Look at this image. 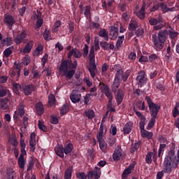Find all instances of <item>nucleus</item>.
I'll return each mask as SVG.
<instances>
[{
    "label": "nucleus",
    "mask_w": 179,
    "mask_h": 179,
    "mask_svg": "<svg viewBox=\"0 0 179 179\" xmlns=\"http://www.w3.org/2000/svg\"><path fill=\"white\" fill-rule=\"evenodd\" d=\"M167 36H169L171 40H174V38L178 36V32L176 31L173 29L169 31L164 29L159 31L158 37L157 35H152V42L157 51H160V50L163 49L164 43H166V40H167Z\"/></svg>",
    "instance_id": "obj_1"
},
{
    "label": "nucleus",
    "mask_w": 179,
    "mask_h": 179,
    "mask_svg": "<svg viewBox=\"0 0 179 179\" xmlns=\"http://www.w3.org/2000/svg\"><path fill=\"white\" fill-rule=\"evenodd\" d=\"M78 66V61L74 60L72 62V60L66 59L62 60L59 67L58 68L59 74L60 76H65L67 80H69L73 78L75 75V70Z\"/></svg>",
    "instance_id": "obj_2"
},
{
    "label": "nucleus",
    "mask_w": 179,
    "mask_h": 179,
    "mask_svg": "<svg viewBox=\"0 0 179 179\" xmlns=\"http://www.w3.org/2000/svg\"><path fill=\"white\" fill-rule=\"evenodd\" d=\"M99 87L102 93H103V94H105L106 97L108 99V108L113 107L114 103H113V100H114V95H113V92H111V89H110V86L103 82H101L99 83Z\"/></svg>",
    "instance_id": "obj_3"
},
{
    "label": "nucleus",
    "mask_w": 179,
    "mask_h": 179,
    "mask_svg": "<svg viewBox=\"0 0 179 179\" xmlns=\"http://www.w3.org/2000/svg\"><path fill=\"white\" fill-rule=\"evenodd\" d=\"M145 100L147 101L151 117L159 118L157 115L159 114V111L160 110L159 105L154 103L149 96H145Z\"/></svg>",
    "instance_id": "obj_4"
},
{
    "label": "nucleus",
    "mask_w": 179,
    "mask_h": 179,
    "mask_svg": "<svg viewBox=\"0 0 179 179\" xmlns=\"http://www.w3.org/2000/svg\"><path fill=\"white\" fill-rule=\"evenodd\" d=\"M148 22L151 26H155L154 30H161V29L164 27V21L162 15H159L158 18L150 17Z\"/></svg>",
    "instance_id": "obj_5"
},
{
    "label": "nucleus",
    "mask_w": 179,
    "mask_h": 179,
    "mask_svg": "<svg viewBox=\"0 0 179 179\" xmlns=\"http://www.w3.org/2000/svg\"><path fill=\"white\" fill-rule=\"evenodd\" d=\"M96 55L90 53L89 59H90V68L89 72L92 78L94 79L96 76V71L97 70V66L96 65Z\"/></svg>",
    "instance_id": "obj_6"
},
{
    "label": "nucleus",
    "mask_w": 179,
    "mask_h": 179,
    "mask_svg": "<svg viewBox=\"0 0 179 179\" xmlns=\"http://www.w3.org/2000/svg\"><path fill=\"white\" fill-rule=\"evenodd\" d=\"M136 80L139 87H143V86L148 83V76L146 75V71L141 70L138 73Z\"/></svg>",
    "instance_id": "obj_7"
},
{
    "label": "nucleus",
    "mask_w": 179,
    "mask_h": 179,
    "mask_svg": "<svg viewBox=\"0 0 179 179\" xmlns=\"http://www.w3.org/2000/svg\"><path fill=\"white\" fill-rule=\"evenodd\" d=\"M154 162L155 164L157 166V150L153 148L152 151H150L145 155V163L147 164H152V162Z\"/></svg>",
    "instance_id": "obj_8"
},
{
    "label": "nucleus",
    "mask_w": 179,
    "mask_h": 179,
    "mask_svg": "<svg viewBox=\"0 0 179 179\" xmlns=\"http://www.w3.org/2000/svg\"><path fill=\"white\" fill-rule=\"evenodd\" d=\"M101 176V169L97 166L94 167V171L91 170L87 172V178L88 179H99Z\"/></svg>",
    "instance_id": "obj_9"
},
{
    "label": "nucleus",
    "mask_w": 179,
    "mask_h": 179,
    "mask_svg": "<svg viewBox=\"0 0 179 179\" xmlns=\"http://www.w3.org/2000/svg\"><path fill=\"white\" fill-rule=\"evenodd\" d=\"M3 22L8 27H9L10 29H12V27H13V24L16 23V21L15 20V17L12 16L10 14H4V20Z\"/></svg>",
    "instance_id": "obj_10"
},
{
    "label": "nucleus",
    "mask_w": 179,
    "mask_h": 179,
    "mask_svg": "<svg viewBox=\"0 0 179 179\" xmlns=\"http://www.w3.org/2000/svg\"><path fill=\"white\" fill-rule=\"evenodd\" d=\"M114 93L115 99L117 106H120L121 103L124 101V97L125 93L121 89H118L117 91H115Z\"/></svg>",
    "instance_id": "obj_11"
},
{
    "label": "nucleus",
    "mask_w": 179,
    "mask_h": 179,
    "mask_svg": "<svg viewBox=\"0 0 179 179\" xmlns=\"http://www.w3.org/2000/svg\"><path fill=\"white\" fill-rule=\"evenodd\" d=\"M24 105L23 103H20L18 105L17 110L14 112L13 118L14 120H19V117L21 118L24 115Z\"/></svg>",
    "instance_id": "obj_12"
},
{
    "label": "nucleus",
    "mask_w": 179,
    "mask_h": 179,
    "mask_svg": "<svg viewBox=\"0 0 179 179\" xmlns=\"http://www.w3.org/2000/svg\"><path fill=\"white\" fill-rule=\"evenodd\" d=\"M22 90H23V92L25 94V96H30L32 92H35L36 86H34V85L33 84L22 85Z\"/></svg>",
    "instance_id": "obj_13"
},
{
    "label": "nucleus",
    "mask_w": 179,
    "mask_h": 179,
    "mask_svg": "<svg viewBox=\"0 0 179 179\" xmlns=\"http://www.w3.org/2000/svg\"><path fill=\"white\" fill-rule=\"evenodd\" d=\"M27 37V33L26 30H23L20 34H17L14 38V41L16 45H19V44H22L23 43V40Z\"/></svg>",
    "instance_id": "obj_14"
},
{
    "label": "nucleus",
    "mask_w": 179,
    "mask_h": 179,
    "mask_svg": "<svg viewBox=\"0 0 179 179\" xmlns=\"http://www.w3.org/2000/svg\"><path fill=\"white\" fill-rule=\"evenodd\" d=\"M82 99V94L78 92L77 91H73L70 95V99L74 104L79 103Z\"/></svg>",
    "instance_id": "obj_15"
},
{
    "label": "nucleus",
    "mask_w": 179,
    "mask_h": 179,
    "mask_svg": "<svg viewBox=\"0 0 179 179\" xmlns=\"http://www.w3.org/2000/svg\"><path fill=\"white\" fill-rule=\"evenodd\" d=\"M72 55L74 57V58L79 59L82 57V52L78 48H73L68 54L67 57L69 59H71V58H72Z\"/></svg>",
    "instance_id": "obj_16"
},
{
    "label": "nucleus",
    "mask_w": 179,
    "mask_h": 179,
    "mask_svg": "<svg viewBox=\"0 0 179 179\" xmlns=\"http://www.w3.org/2000/svg\"><path fill=\"white\" fill-rule=\"evenodd\" d=\"M100 47L104 50V51H109V50H114L115 45L114 44H110V43L107 41H101L99 43Z\"/></svg>",
    "instance_id": "obj_17"
},
{
    "label": "nucleus",
    "mask_w": 179,
    "mask_h": 179,
    "mask_svg": "<svg viewBox=\"0 0 179 179\" xmlns=\"http://www.w3.org/2000/svg\"><path fill=\"white\" fill-rule=\"evenodd\" d=\"M109 36H111L110 40H117L118 37V28L115 26H112L109 31Z\"/></svg>",
    "instance_id": "obj_18"
},
{
    "label": "nucleus",
    "mask_w": 179,
    "mask_h": 179,
    "mask_svg": "<svg viewBox=\"0 0 179 179\" xmlns=\"http://www.w3.org/2000/svg\"><path fill=\"white\" fill-rule=\"evenodd\" d=\"M35 108L36 110L37 114L41 117L42 115L44 114L45 113V109H44V105H43L42 102H38L35 105Z\"/></svg>",
    "instance_id": "obj_19"
},
{
    "label": "nucleus",
    "mask_w": 179,
    "mask_h": 179,
    "mask_svg": "<svg viewBox=\"0 0 179 179\" xmlns=\"http://www.w3.org/2000/svg\"><path fill=\"white\" fill-rule=\"evenodd\" d=\"M99 148L103 153H107V147L108 146L104 138H97Z\"/></svg>",
    "instance_id": "obj_20"
},
{
    "label": "nucleus",
    "mask_w": 179,
    "mask_h": 179,
    "mask_svg": "<svg viewBox=\"0 0 179 179\" xmlns=\"http://www.w3.org/2000/svg\"><path fill=\"white\" fill-rule=\"evenodd\" d=\"M12 38L10 37H7L3 38L2 41H0V48H3V47H9L12 45Z\"/></svg>",
    "instance_id": "obj_21"
},
{
    "label": "nucleus",
    "mask_w": 179,
    "mask_h": 179,
    "mask_svg": "<svg viewBox=\"0 0 179 179\" xmlns=\"http://www.w3.org/2000/svg\"><path fill=\"white\" fill-rule=\"evenodd\" d=\"M104 130L105 132H107V127L104 126L103 123H101L99 130L96 134V139H103V137L104 136Z\"/></svg>",
    "instance_id": "obj_22"
},
{
    "label": "nucleus",
    "mask_w": 179,
    "mask_h": 179,
    "mask_svg": "<svg viewBox=\"0 0 179 179\" xmlns=\"http://www.w3.org/2000/svg\"><path fill=\"white\" fill-rule=\"evenodd\" d=\"M124 40H125V36L124 35L117 37L115 48H114L115 51H120L122 46V43H124Z\"/></svg>",
    "instance_id": "obj_23"
},
{
    "label": "nucleus",
    "mask_w": 179,
    "mask_h": 179,
    "mask_svg": "<svg viewBox=\"0 0 179 179\" xmlns=\"http://www.w3.org/2000/svg\"><path fill=\"white\" fill-rule=\"evenodd\" d=\"M120 85H121V80L114 78L113 83L111 85V90H112L111 92L113 93L115 92H117Z\"/></svg>",
    "instance_id": "obj_24"
},
{
    "label": "nucleus",
    "mask_w": 179,
    "mask_h": 179,
    "mask_svg": "<svg viewBox=\"0 0 179 179\" xmlns=\"http://www.w3.org/2000/svg\"><path fill=\"white\" fill-rule=\"evenodd\" d=\"M132 127H134V124L132 122H127L123 127V134L124 135H129L131 131H132Z\"/></svg>",
    "instance_id": "obj_25"
},
{
    "label": "nucleus",
    "mask_w": 179,
    "mask_h": 179,
    "mask_svg": "<svg viewBox=\"0 0 179 179\" xmlns=\"http://www.w3.org/2000/svg\"><path fill=\"white\" fill-rule=\"evenodd\" d=\"M26 155L27 154H20L18 158L17 163L20 169H24V166H26V159H24Z\"/></svg>",
    "instance_id": "obj_26"
},
{
    "label": "nucleus",
    "mask_w": 179,
    "mask_h": 179,
    "mask_svg": "<svg viewBox=\"0 0 179 179\" xmlns=\"http://www.w3.org/2000/svg\"><path fill=\"white\" fill-rule=\"evenodd\" d=\"M8 103H9V99L4 98L1 99L0 107L1 110H8V108H9V106L8 105Z\"/></svg>",
    "instance_id": "obj_27"
},
{
    "label": "nucleus",
    "mask_w": 179,
    "mask_h": 179,
    "mask_svg": "<svg viewBox=\"0 0 179 179\" xmlns=\"http://www.w3.org/2000/svg\"><path fill=\"white\" fill-rule=\"evenodd\" d=\"M134 13L136 15L137 17L141 19V20H143L146 16V14H145V6H142L141 10L138 12H134Z\"/></svg>",
    "instance_id": "obj_28"
},
{
    "label": "nucleus",
    "mask_w": 179,
    "mask_h": 179,
    "mask_svg": "<svg viewBox=\"0 0 179 179\" xmlns=\"http://www.w3.org/2000/svg\"><path fill=\"white\" fill-rule=\"evenodd\" d=\"M121 156H122V149L120 148L114 152L113 159V160L118 161L121 159Z\"/></svg>",
    "instance_id": "obj_29"
},
{
    "label": "nucleus",
    "mask_w": 179,
    "mask_h": 179,
    "mask_svg": "<svg viewBox=\"0 0 179 179\" xmlns=\"http://www.w3.org/2000/svg\"><path fill=\"white\" fill-rule=\"evenodd\" d=\"M64 150L66 155L72 153V150H73V144H72V143H66L64 147Z\"/></svg>",
    "instance_id": "obj_30"
},
{
    "label": "nucleus",
    "mask_w": 179,
    "mask_h": 179,
    "mask_svg": "<svg viewBox=\"0 0 179 179\" xmlns=\"http://www.w3.org/2000/svg\"><path fill=\"white\" fill-rule=\"evenodd\" d=\"M73 171V166H69L68 169H66L64 173V178L65 179H72V172Z\"/></svg>",
    "instance_id": "obj_31"
},
{
    "label": "nucleus",
    "mask_w": 179,
    "mask_h": 179,
    "mask_svg": "<svg viewBox=\"0 0 179 179\" xmlns=\"http://www.w3.org/2000/svg\"><path fill=\"white\" fill-rule=\"evenodd\" d=\"M55 153L57 156H59V157H61V159H64V153H65V150H64V146L60 145L55 150Z\"/></svg>",
    "instance_id": "obj_32"
},
{
    "label": "nucleus",
    "mask_w": 179,
    "mask_h": 179,
    "mask_svg": "<svg viewBox=\"0 0 179 179\" xmlns=\"http://www.w3.org/2000/svg\"><path fill=\"white\" fill-rule=\"evenodd\" d=\"M84 115H85L87 117V118H88V120H93V118H94V117H96L94 110H93L92 109H88V110H85L84 113Z\"/></svg>",
    "instance_id": "obj_33"
},
{
    "label": "nucleus",
    "mask_w": 179,
    "mask_h": 179,
    "mask_svg": "<svg viewBox=\"0 0 179 179\" xmlns=\"http://www.w3.org/2000/svg\"><path fill=\"white\" fill-rule=\"evenodd\" d=\"M99 37H101L105 41H108V32L106 29H102L99 31Z\"/></svg>",
    "instance_id": "obj_34"
},
{
    "label": "nucleus",
    "mask_w": 179,
    "mask_h": 179,
    "mask_svg": "<svg viewBox=\"0 0 179 179\" xmlns=\"http://www.w3.org/2000/svg\"><path fill=\"white\" fill-rule=\"evenodd\" d=\"M6 178L7 179H15L16 178V172L12 169H7L6 171Z\"/></svg>",
    "instance_id": "obj_35"
},
{
    "label": "nucleus",
    "mask_w": 179,
    "mask_h": 179,
    "mask_svg": "<svg viewBox=\"0 0 179 179\" xmlns=\"http://www.w3.org/2000/svg\"><path fill=\"white\" fill-rule=\"evenodd\" d=\"M141 133L142 138H148V139H152V138H153V133L148 131V130H142Z\"/></svg>",
    "instance_id": "obj_36"
},
{
    "label": "nucleus",
    "mask_w": 179,
    "mask_h": 179,
    "mask_svg": "<svg viewBox=\"0 0 179 179\" xmlns=\"http://www.w3.org/2000/svg\"><path fill=\"white\" fill-rule=\"evenodd\" d=\"M31 48H33V41H30L27 43V45L24 48L23 52H24V54H27L30 52V51H31Z\"/></svg>",
    "instance_id": "obj_37"
},
{
    "label": "nucleus",
    "mask_w": 179,
    "mask_h": 179,
    "mask_svg": "<svg viewBox=\"0 0 179 179\" xmlns=\"http://www.w3.org/2000/svg\"><path fill=\"white\" fill-rule=\"evenodd\" d=\"M92 97V94H87L84 96V100L83 101L80 102V104H82V106H87L89 104V101H90Z\"/></svg>",
    "instance_id": "obj_38"
},
{
    "label": "nucleus",
    "mask_w": 179,
    "mask_h": 179,
    "mask_svg": "<svg viewBox=\"0 0 179 179\" xmlns=\"http://www.w3.org/2000/svg\"><path fill=\"white\" fill-rule=\"evenodd\" d=\"M135 29H138V22L135 20H131L129 24V30L130 31H134Z\"/></svg>",
    "instance_id": "obj_39"
},
{
    "label": "nucleus",
    "mask_w": 179,
    "mask_h": 179,
    "mask_svg": "<svg viewBox=\"0 0 179 179\" xmlns=\"http://www.w3.org/2000/svg\"><path fill=\"white\" fill-rule=\"evenodd\" d=\"M68 113H69V105H68V103H65L60 109V114L62 115H65L66 114H68Z\"/></svg>",
    "instance_id": "obj_40"
},
{
    "label": "nucleus",
    "mask_w": 179,
    "mask_h": 179,
    "mask_svg": "<svg viewBox=\"0 0 179 179\" xmlns=\"http://www.w3.org/2000/svg\"><path fill=\"white\" fill-rule=\"evenodd\" d=\"M13 46H10L5 49L3 51V55L6 58H9V57H10L11 54L13 52Z\"/></svg>",
    "instance_id": "obj_41"
},
{
    "label": "nucleus",
    "mask_w": 179,
    "mask_h": 179,
    "mask_svg": "<svg viewBox=\"0 0 179 179\" xmlns=\"http://www.w3.org/2000/svg\"><path fill=\"white\" fill-rule=\"evenodd\" d=\"M43 50H44V48H43V45H38L35 49V51L34 52V56L38 57L40 54H43Z\"/></svg>",
    "instance_id": "obj_42"
},
{
    "label": "nucleus",
    "mask_w": 179,
    "mask_h": 179,
    "mask_svg": "<svg viewBox=\"0 0 179 179\" xmlns=\"http://www.w3.org/2000/svg\"><path fill=\"white\" fill-rule=\"evenodd\" d=\"M20 146L21 155H27V153L26 152V143H24V140H20Z\"/></svg>",
    "instance_id": "obj_43"
},
{
    "label": "nucleus",
    "mask_w": 179,
    "mask_h": 179,
    "mask_svg": "<svg viewBox=\"0 0 179 179\" xmlns=\"http://www.w3.org/2000/svg\"><path fill=\"white\" fill-rule=\"evenodd\" d=\"M157 117H155L154 116H152L150 122H148V124L147 126V129H152V128H153V127H155V124L156 123V119Z\"/></svg>",
    "instance_id": "obj_44"
},
{
    "label": "nucleus",
    "mask_w": 179,
    "mask_h": 179,
    "mask_svg": "<svg viewBox=\"0 0 179 179\" xmlns=\"http://www.w3.org/2000/svg\"><path fill=\"white\" fill-rule=\"evenodd\" d=\"M13 87L14 93H15L16 94H19V90L22 89V86L20 85V84L17 83H13Z\"/></svg>",
    "instance_id": "obj_45"
},
{
    "label": "nucleus",
    "mask_w": 179,
    "mask_h": 179,
    "mask_svg": "<svg viewBox=\"0 0 179 179\" xmlns=\"http://www.w3.org/2000/svg\"><path fill=\"white\" fill-rule=\"evenodd\" d=\"M141 148L140 141L135 143L133 145H131L130 153H134V152H138V149Z\"/></svg>",
    "instance_id": "obj_46"
},
{
    "label": "nucleus",
    "mask_w": 179,
    "mask_h": 179,
    "mask_svg": "<svg viewBox=\"0 0 179 179\" xmlns=\"http://www.w3.org/2000/svg\"><path fill=\"white\" fill-rule=\"evenodd\" d=\"M43 37L46 41H50L51 40V33L50 31L45 29L43 34Z\"/></svg>",
    "instance_id": "obj_47"
},
{
    "label": "nucleus",
    "mask_w": 179,
    "mask_h": 179,
    "mask_svg": "<svg viewBox=\"0 0 179 179\" xmlns=\"http://www.w3.org/2000/svg\"><path fill=\"white\" fill-rule=\"evenodd\" d=\"M129 75H131V70H127L122 75V80H123V82H127L128 78H129Z\"/></svg>",
    "instance_id": "obj_48"
},
{
    "label": "nucleus",
    "mask_w": 179,
    "mask_h": 179,
    "mask_svg": "<svg viewBox=\"0 0 179 179\" xmlns=\"http://www.w3.org/2000/svg\"><path fill=\"white\" fill-rule=\"evenodd\" d=\"M159 7L161 8L164 13L169 12V10H171V11L173 10V8H168L167 5L164 4V3H160Z\"/></svg>",
    "instance_id": "obj_49"
},
{
    "label": "nucleus",
    "mask_w": 179,
    "mask_h": 179,
    "mask_svg": "<svg viewBox=\"0 0 179 179\" xmlns=\"http://www.w3.org/2000/svg\"><path fill=\"white\" fill-rule=\"evenodd\" d=\"M14 71H17V78L20 76V64H17V62L14 63Z\"/></svg>",
    "instance_id": "obj_50"
},
{
    "label": "nucleus",
    "mask_w": 179,
    "mask_h": 179,
    "mask_svg": "<svg viewBox=\"0 0 179 179\" xmlns=\"http://www.w3.org/2000/svg\"><path fill=\"white\" fill-rule=\"evenodd\" d=\"M132 171H131L128 168L125 169L122 174V179H127L128 178V176L131 174Z\"/></svg>",
    "instance_id": "obj_51"
},
{
    "label": "nucleus",
    "mask_w": 179,
    "mask_h": 179,
    "mask_svg": "<svg viewBox=\"0 0 179 179\" xmlns=\"http://www.w3.org/2000/svg\"><path fill=\"white\" fill-rule=\"evenodd\" d=\"M108 65L107 64H103V66H102V68H101V71H102V73L103 75V76H108V75L107 74V71L108 70Z\"/></svg>",
    "instance_id": "obj_52"
},
{
    "label": "nucleus",
    "mask_w": 179,
    "mask_h": 179,
    "mask_svg": "<svg viewBox=\"0 0 179 179\" xmlns=\"http://www.w3.org/2000/svg\"><path fill=\"white\" fill-rule=\"evenodd\" d=\"M48 61V54L45 53L44 56L41 58L42 68H44V66H45V64H47Z\"/></svg>",
    "instance_id": "obj_53"
},
{
    "label": "nucleus",
    "mask_w": 179,
    "mask_h": 179,
    "mask_svg": "<svg viewBox=\"0 0 179 179\" xmlns=\"http://www.w3.org/2000/svg\"><path fill=\"white\" fill-rule=\"evenodd\" d=\"M123 72H124V71L122 69L116 71L114 79H117L119 80H122Z\"/></svg>",
    "instance_id": "obj_54"
},
{
    "label": "nucleus",
    "mask_w": 179,
    "mask_h": 179,
    "mask_svg": "<svg viewBox=\"0 0 179 179\" xmlns=\"http://www.w3.org/2000/svg\"><path fill=\"white\" fill-rule=\"evenodd\" d=\"M145 125H146V118L141 120L139 122V128H140L141 132L145 130Z\"/></svg>",
    "instance_id": "obj_55"
},
{
    "label": "nucleus",
    "mask_w": 179,
    "mask_h": 179,
    "mask_svg": "<svg viewBox=\"0 0 179 179\" xmlns=\"http://www.w3.org/2000/svg\"><path fill=\"white\" fill-rule=\"evenodd\" d=\"M83 51V58H86V57H87V55H89V45L85 44Z\"/></svg>",
    "instance_id": "obj_56"
},
{
    "label": "nucleus",
    "mask_w": 179,
    "mask_h": 179,
    "mask_svg": "<svg viewBox=\"0 0 179 179\" xmlns=\"http://www.w3.org/2000/svg\"><path fill=\"white\" fill-rule=\"evenodd\" d=\"M77 178L79 179H87V175L85 172H78L76 173Z\"/></svg>",
    "instance_id": "obj_57"
},
{
    "label": "nucleus",
    "mask_w": 179,
    "mask_h": 179,
    "mask_svg": "<svg viewBox=\"0 0 179 179\" xmlns=\"http://www.w3.org/2000/svg\"><path fill=\"white\" fill-rule=\"evenodd\" d=\"M38 127L41 131H43V132H47V127H45V125H44L41 122L38 121Z\"/></svg>",
    "instance_id": "obj_58"
},
{
    "label": "nucleus",
    "mask_w": 179,
    "mask_h": 179,
    "mask_svg": "<svg viewBox=\"0 0 179 179\" xmlns=\"http://www.w3.org/2000/svg\"><path fill=\"white\" fill-rule=\"evenodd\" d=\"M48 103L50 106L55 104V96L52 94L49 95L48 96Z\"/></svg>",
    "instance_id": "obj_59"
},
{
    "label": "nucleus",
    "mask_w": 179,
    "mask_h": 179,
    "mask_svg": "<svg viewBox=\"0 0 179 179\" xmlns=\"http://www.w3.org/2000/svg\"><path fill=\"white\" fill-rule=\"evenodd\" d=\"M59 27H61V21L57 20L54 24L53 31L55 33H57V31H58V28Z\"/></svg>",
    "instance_id": "obj_60"
},
{
    "label": "nucleus",
    "mask_w": 179,
    "mask_h": 179,
    "mask_svg": "<svg viewBox=\"0 0 179 179\" xmlns=\"http://www.w3.org/2000/svg\"><path fill=\"white\" fill-rule=\"evenodd\" d=\"M44 20L41 18H38L36 22V29H40L43 26Z\"/></svg>",
    "instance_id": "obj_61"
},
{
    "label": "nucleus",
    "mask_w": 179,
    "mask_h": 179,
    "mask_svg": "<svg viewBox=\"0 0 179 179\" xmlns=\"http://www.w3.org/2000/svg\"><path fill=\"white\" fill-rule=\"evenodd\" d=\"M138 62L143 64V62H149V59L148 56L141 55L138 59Z\"/></svg>",
    "instance_id": "obj_62"
},
{
    "label": "nucleus",
    "mask_w": 179,
    "mask_h": 179,
    "mask_svg": "<svg viewBox=\"0 0 179 179\" xmlns=\"http://www.w3.org/2000/svg\"><path fill=\"white\" fill-rule=\"evenodd\" d=\"M50 118H51L50 120L51 124H53L55 125H57V124H59V120H58V117H57V116L52 115Z\"/></svg>",
    "instance_id": "obj_63"
},
{
    "label": "nucleus",
    "mask_w": 179,
    "mask_h": 179,
    "mask_svg": "<svg viewBox=\"0 0 179 179\" xmlns=\"http://www.w3.org/2000/svg\"><path fill=\"white\" fill-rule=\"evenodd\" d=\"M23 64H24V65H25V66H27V65H29V64H30V56L26 55L24 57Z\"/></svg>",
    "instance_id": "obj_64"
}]
</instances>
